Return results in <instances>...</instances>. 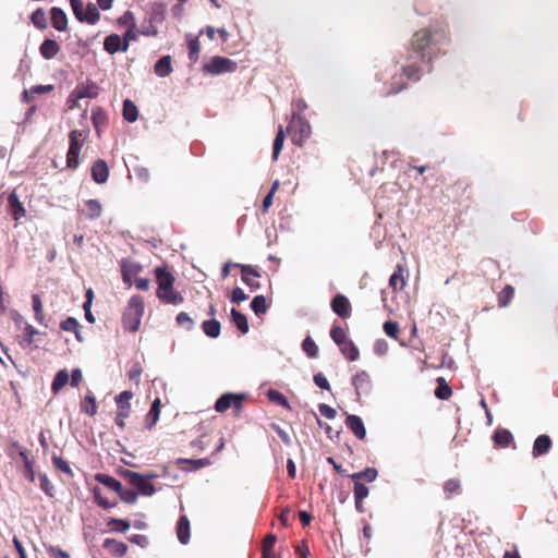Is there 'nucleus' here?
Here are the masks:
<instances>
[{
    "mask_svg": "<svg viewBox=\"0 0 558 558\" xmlns=\"http://www.w3.org/2000/svg\"><path fill=\"white\" fill-rule=\"evenodd\" d=\"M449 31L447 25L439 26V23L416 31L410 41V51L420 56L422 61L428 62L436 56L435 49L439 50L440 45L448 44Z\"/></svg>",
    "mask_w": 558,
    "mask_h": 558,
    "instance_id": "nucleus-1",
    "label": "nucleus"
},
{
    "mask_svg": "<svg viewBox=\"0 0 558 558\" xmlns=\"http://www.w3.org/2000/svg\"><path fill=\"white\" fill-rule=\"evenodd\" d=\"M156 296L163 304L180 305L184 302L181 292L174 289L175 277L167 265L155 268Z\"/></svg>",
    "mask_w": 558,
    "mask_h": 558,
    "instance_id": "nucleus-2",
    "label": "nucleus"
},
{
    "mask_svg": "<svg viewBox=\"0 0 558 558\" xmlns=\"http://www.w3.org/2000/svg\"><path fill=\"white\" fill-rule=\"evenodd\" d=\"M145 303L143 296L136 294L131 296L122 315V325L126 331L135 332L141 326L144 315Z\"/></svg>",
    "mask_w": 558,
    "mask_h": 558,
    "instance_id": "nucleus-3",
    "label": "nucleus"
},
{
    "mask_svg": "<svg viewBox=\"0 0 558 558\" xmlns=\"http://www.w3.org/2000/svg\"><path fill=\"white\" fill-rule=\"evenodd\" d=\"M87 138V132L83 130H73L69 134V150L66 154V167L76 169L80 165V153Z\"/></svg>",
    "mask_w": 558,
    "mask_h": 558,
    "instance_id": "nucleus-4",
    "label": "nucleus"
},
{
    "mask_svg": "<svg viewBox=\"0 0 558 558\" xmlns=\"http://www.w3.org/2000/svg\"><path fill=\"white\" fill-rule=\"evenodd\" d=\"M287 132L294 145L303 146L305 141L308 140L312 134V128L306 119L298 114L292 117L287 128Z\"/></svg>",
    "mask_w": 558,
    "mask_h": 558,
    "instance_id": "nucleus-5",
    "label": "nucleus"
},
{
    "mask_svg": "<svg viewBox=\"0 0 558 558\" xmlns=\"http://www.w3.org/2000/svg\"><path fill=\"white\" fill-rule=\"evenodd\" d=\"M73 13L81 23L95 25L100 20V13L96 4L89 2L86 8L82 0H70Z\"/></svg>",
    "mask_w": 558,
    "mask_h": 558,
    "instance_id": "nucleus-6",
    "label": "nucleus"
},
{
    "mask_svg": "<svg viewBox=\"0 0 558 558\" xmlns=\"http://www.w3.org/2000/svg\"><path fill=\"white\" fill-rule=\"evenodd\" d=\"M236 62L229 58L219 56L213 57L208 62L203 64V72L210 75L232 73L236 71Z\"/></svg>",
    "mask_w": 558,
    "mask_h": 558,
    "instance_id": "nucleus-7",
    "label": "nucleus"
},
{
    "mask_svg": "<svg viewBox=\"0 0 558 558\" xmlns=\"http://www.w3.org/2000/svg\"><path fill=\"white\" fill-rule=\"evenodd\" d=\"M133 398V392L130 390H124L116 397L117 403V416L116 424L120 428L125 427V420L130 416L131 413V399Z\"/></svg>",
    "mask_w": 558,
    "mask_h": 558,
    "instance_id": "nucleus-8",
    "label": "nucleus"
},
{
    "mask_svg": "<svg viewBox=\"0 0 558 558\" xmlns=\"http://www.w3.org/2000/svg\"><path fill=\"white\" fill-rule=\"evenodd\" d=\"M244 399L245 395L243 393H225L216 401L215 410L222 413L229 409H233L236 413H239L243 408Z\"/></svg>",
    "mask_w": 558,
    "mask_h": 558,
    "instance_id": "nucleus-9",
    "label": "nucleus"
},
{
    "mask_svg": "<svg viewBox=\"0 0 558 558\" xmlns=\"http://www.w3.org/2000/svg\"><path fill=\"white\" fill-rule=\"evenodd\" d=\"M234 267L241 268V277L242 281L251 288V290H257L260 288V283L257 278L260 277V274L257 269L251 265H241L235 264Z\"/></svg>",
    "mask_w": 558,
    "mask_h": 558,
    "instance_id": "nucleus-10",
    "label": "nucleus"
},
{
    "mask_svg": "<svg viewBox=\"0 0 558 558\" xmlns=\"http://www.w3.org/2000/svg\"><path fill=\"white\" fill-rule=\"evenodd\" d=\"M331 310L341 318L351 316L352 307L349 299L343 294H336L330 303Z\"/></svg>",
    "mask_w": 558,
    "mask_h": 558,
    "instance_id": "nucleus-11",
    "label": "nucleus"
},
{
    "mask_svg": "<svg viewBox=\"0 0 558 558\" xmlns=\"http://www.w3.org/2000/svg\"><path fill=\"white\" fill-rule=\"evenodd\" d=\"M8 213L15 221H20L25 217L26 210L15 191H12L8 196Z\"/></svg>",
    "mask_w": 558,
    "mask_h": 558,
    "instance_id": "nucleus-12",
    "label": "nucleus"
},
{
    "mask_svg": "<svg viewBox=\"0 0 558 558\" xmlns=\"http://www.w3.org/2000/svg\"><path fill=\"white\" fill-rule=\"evenodd\" d=\"M129 484L133 486V488H154V485L149 484V480L156 477L155 474L148 473V474H138L132 471H128L125 474Z\"/></svg>",
    "mask_w": 558,
    "mask_h": 558,
    "instance_id": "nucleus-13",
    "label": "nucleus"
},
{
    "mask_svg": "<svg viewBox=\"0 0 558 558\" xmlns=\"http://www.w3.org/2000/svg\"><path fill=\"white\" fill-rule=\"evenodd\" d=\"M352 385L354 386L357 396L368 393L372 388L371 376L367 372L361 371L353 376Z\"/></svg>",
    "mask_w": 558,
    "mask_h": 558,
    "instance_id": "nucleus-14",
    "label": "nucleus"
},
{
    "mask_svg": "<svg viewBox=\"0 0 558 558\" xmlns=\"http://www.w3.org/2000/svg\"><path fill=\"white\" fill-rule=\"evenodd\" d=\"M345 426L355 435L356 438L363 440L366 436V429L362 418L357 415L350 414L345 417Z\"/></svg>",
    "mask_w": 558,
    "mask_h": 558,
    "instance_id": "nucleus-15",
    "label": "nucleus"
},
{
    "mask_svg": "<svg viewBox=\"0 0 558 558\" xmlns=\"http://www.w3.org/2000/svg\"><path fill=\"white\" fill-rule=\"evenodd\" d=\"M92 178L98 184H104L109 178V168L105 160L98 159L92 166Z\"/></svg>",
    "mask_w": 558,
    "mask_h": 558,
    "instance_id": "nucleus-16",
    "label": "nucleus"
},
{
    "mask_svg": "<svg viewBox=\"0 0 558 558\" xmlns=\"http://www.w3.org/2000/svg\"><path fill=\"white\" fill-rule=\"evenodd\" d=\"M50 17L51 24L57 31L64 32L68 29V16L61 8L53 7L50 10Z\"/></svg>",
    "mask_w": 558,
    "mask_h": 558,
    "instance_id": "nucleus-17",
    "label": "nucleus"
},
{
    "mask_svg": "<svg viewBox=\"0 0 558 558\" xmlns=\"http://www.w3.org/2000/svg\"><path fill=\"white\" fill-rule=\"evenodd\" d=\"M61 50L60 45L54 39H45L40 47L39 52L44 59H53Z\"/></svg>",
    "mask_w": 558,
    "mask_h": 558,
    "instance_id": "nucleus-18",
    "label": "nucleus"
},
{
    "mask_svg": "<svg viewBox=\"0 0 558 558\" xmlns=\"http://www.w3.org/2000/svg\"><path fill=\"white\" fill-rule=\"evenodd\" d=\"M354 481V488H366L361 481L366 483L373 482L377 477V470L375 468H367L362 472L351 475Z\"/></svg>",
    "mask_w": 558,
    "mask_h": 558,
    "instance_id": "nucleus-19",
    "label": "nucleus"
},
{
    "mask_svg": "<svg viewBox=\"0 0 558 558\" xmlns=\"http://www.w3.org/2000/svg\"><path fill=\"white\" fill-rule=\"evenodd\" d=\"M404 266L402 264H398L396 270L389 278V286L393 291L402 290L407 283L404 277Z\"/></svg>",
    "mask_w": 558,
    "mask_h": 558,
    "instance_id": "nucleus-20",
    "label": "nucleus"
},
{
    "mask_svg": "<svg viewBox=\"0 0 558 558\" xmlns=\"http://www.w3.org/2000/svg\"><path fill=\"white\" fill-rule=\"evenodd\" d=\"M551 439L548 435H539L535 441H534V445H533V456L534 457H539V456H543L545 453H547L549 451V449L551 448Z\"/></svg>",
    "mask_w": 558,
    "mask_h": 558,
    "instance_id": "nucleus-21",
    "label": "nucleus"
},
{
    "mask_svg": "<svg viewBox=\"0 0 558 558\" xmlns=\"http://www.w3.org/2000/svg\"><path fill=\"white\" fill-rule=\"evenodd\" d=\"M114 492L118 493V495H117L118 501L121 500L125 504L132 505V504L136 502L138 493H141L142 495L150 496L156 490H114Z\"/></svg>",
    "mask_w": 558,
    "mask_h": 558,
    "instance_id": "nucleus-22",
    "label": "nucleus"
},
{
    "mask_svg": "<svg viewBox=\"0 0 558 558\" xmlns=\"http://www.w3.org/2000/svg\"><path fill=\"white\" fill-rule=\"evenodd\" d=\"M85 217L89 220H95L101 216L102 206L98 199H88L85 202Z\"/></svg>",
    "mask_w": 558,
    "mask_h": 558,
    "instance_id": "nucleus-23",
    "label": "nucleus"
},
{
    "mask_svg": "<svg viewBox=\"0 0 558 558\" xmlns=\"http://www.w3.org/2000/svg\"><path fill=\"white\" fill-rule=\"evenodd\" d=\"M154 72L159 77H166L172 72L171 57H161L154 65Z\"/></svg>",
    "mask_w": 558,
    "mask_h": 558,
    "instance_id": "nucleus-24",
    "label": "nucleus"
},
{
    "mask_svg": "<svg viewBox=\"0 0 558 558\" xmlns=\"http://www.w3.org/2000/svg\"><path fill=\"white\" fill-rule=\"evenodd\" d=\"M97 86L92 83L90 85H82L77 86V88L71 94V98L82 99V98H95L97 97Z\"/></svg>",
    "mask_w": 558,
    "mask_h": 558,
    "instance_id": "nucleus-25",
    "label": "nucleus"
},
{
    "mask_svg": "<svg viewBox=\"0 0 558 558\" xmlns=\"http://www.w3.org/2000/svg\"><path fill=\"white\" fill-rule=\"evenodd\" d=\"M177 535L182 544L190 541V521L185 515L180 517L177 525Z\"/></svg>",
    "mask_w": 558,
    "mask_h": 558,
    "instance_id": "nucleus-26",
    "label": "nucleus"
},
{
    "mask_svg": "<svg viewBox=\"0 0 558 558\" xmlns=\"http://www.w3.org/2000/svg\"><path fill=\"white\" fill-rule=\"evenodd\" d=\"M493 440L497 447H508L513 440L512 434L508 429H497L493 435Z\"/></svg>",
    "mask_w": 558,
    "mask_h": 558,
    "instance_id": "nucleus-27",
    "label": "nucleus"
},
{
    "mask_svg": "<svg viewBox=\"0 0 558 558\" xmlns=\"http://www.w3.org/2000/svg\"><path fill=\"white\" fill-rule=\"evenodd\" d=\"M160 404V399H155L149 412L146 415L145 425L148 429L153 428V426H155V424L159 420Z\"/></svg>",
    "mask_w": 558,
    "mask_h": 558,
    "instance_id": "nucleus-28",
    "label": "nucleus"
},
{
    "mask_svg": "<svg viewBox=\"0 0 558 558\" xmlns=\"http://www.w3.org/2000/svg\"><path fill=\"white\" fill-rule=\"evenodd\" d=\"M94 497L95 502L104 509H110L118 505L117 495H112V497H107L101 494V490H94Z\"/></svg>",
    "mask_w": 558,
    "mask_h": 558,
    "instance_id": "nucleus-29",
    "label": "nucleus"
},
{
    "mask_svg": "<svg viewBox=\"0 0 558 558\" xmlns=\"http://www.w3.org/2000/svg\"><path fill=\"white\" fill-rule=\"evenodd\" d=\"M339 349H340L341 353L344 355V357L351 362L356 361L360 357V351H359L357 347L350 339L347 342H344L343 344H341L339 347Z\"/></svg>",
    "mask_w": 558,
    "mask_h": 558,
    "instance_id": "nucleus-30",
    "label": "nucleus"
},
{
    "mask_svg": "<svg viewBox=\"0 0 558 558\" xmlns=\"http://www.w3.org/2000/svg\"><path fill=\"white\" fill-rule=\"evenodd\" d=\"M60 328L64 331L74 332L77 341L83 340L81 331H80L81 326L76 318L68 317L66 319H64L60 323Z\"/></svg>",
    "mask_w": 558,
    "mask_h": 558,
    "instance_id": "nucleus-31",
    "label": "nucleus"
},
{
    "mask_svg": "<svg viewBox=\"0 0 558 558\" xmlns=\"http://www.w3.org/2000/svg\"><path fill=\"white\" fill-rule=\"evenodd\" d=\"M104 547L116 556H124L128 551V546L124 543L112 538H107Z\"/></svg>",
    "mask_w": 558,
    "mask_h": 558,
    "instance_id": "nucleus-32",
    "label": "nucleus"
},
{
    "mask_svg": "<svg viewBox=\"0 0 558 558\" xmlns=\"http://www.w3.org/2000/svg\"><path fill=\"white\" fill-rule=\"evenodd\" d=\"M142 267L138 264L134 263H122V278L126 283H131L132 278L136 277V275L141 271Z\"/></svg>",
    "mask_w": 558,
    "mask_h": 558,
    "instance_id": "nucleus-33",
    "label": "nucleus"
},
{
    "mask_svg": "<svg viewBox=\"0 0 558 558\" xmlns=\"http://www.w3.org/2000/svg\"><path fill=\"white\" fill-rule=\"evenodd\" d=\"M81 412L94 416L97 413V403L95 396L88 392L81 402Z\"/></svg>",
    "mask_w": 558,
    "mask_h": 558,
    "instance_id": "nucleus-34",
    "label": "nucleus"
},
{
    "mask_svg": "<svg viewBox=\"0 0 558 558\" xmlns=\"http://www.w3.org/2000/svg\"><path fill=\"white\" fill-rule=\"evenodd\" d=\"M435 396L440 400H448L452 396V389L444 377L437 378Z\"/></svg>",
    "mask_w": 558,
    "mask_h": 558,
    "instance_id": "nucleus-35",
    "label": "nucleus"
},
{
    "mask_svg": "<svg viewBox=\"0 0 558 558\" xmlns=\"http://www.w3.org/2000/svg\"><path fill=\"white\" fill-rule=\"evenodd\" d=\"M120 40L121 37L118 34L108 35L104 40V49L110 54L117 53L121 49Z\"/></svg>",
    "mask_w": 558,
    "mask_h": 558,
    "instance_id": "nucleus-36",
    "label": "nucleus"
},
{
    "mask_svg": "<svg viewBox=\"0 0 558 558\" xmlns=\"http://www.w3.org/2000/svg\"><path fill=\"white\" fill-rule=\"evenodd\" d=\"M202 329L209 338H217L220 335L221 325L217 319H208L203 322Z\"/></svg>",
    "mask_w": 558,
    "mask_h": 558,
    "instance_id": "nucleus-37",
    "label": "nucleus"
},
{
    "mask_svg": "<svg viewBox=\"0 0 558 558\" xmlns=\"http://www.w3.org/2000/svg\"><path fill=\"white\" fill-rule=\"evenodd\" d=\"M187 39V48H189V59L195 63L199 59L201 45L197 37H192L189 35Z\"/></svg>",
    "mask_w": 558,
    "mask_h": 558,
    "instance_id": "nucleus-38",
    "label": "nucleus"
},
{
    "mask_svg": "<svg viewBox=\"0 0 558 558\" xmlns=\"http://www.w3.org/2000/svg\"><path fill=\"white\" fill-rule=\"evenodd\" d=\"M122 114L128 122H135L137 120L138 110L132 100H124Z\"/></svg>",
    "mask_w": 558,
    "mask_h": 558,
    "instance_id": "nucleus-39",
    "label": "nucleus"
},
{
    "mask_svg": "<svg viewBox=\"0 0 558 558\" xmlns=\"http://www.w3.org/2000/svg\"><path fill=\"white\" fill-rule=\"evenodd\" d=\"M231 318L232 322L235 324L236 328L242 332L246 333L248 331V323L247 318L244 314L239 312L235 308L231 310Z\"/></svg>",
    "mask_w": 558,
    "mask_h": 558,
    "instance_id": "nucleus-40",
    "label": "nucleus"
},
{
    "mask_svg": "<svg viewBox=\"0 0 558 558\" xmlns=\"http://www.w3.org/2000/svg\"><path fill=\"white\" fill-rule=\"evenodd\" d=\"M69 374L66 369H61L57 373L53 378L51 389L54 393L60 391L69 383Z\"/></svg>",
    "mask_w": 558,
    "mask_h": 558,
    "instance_id": "nucleus-41",
    "label": "nucleus"
},
{
    "mask_svg": "<svg viewBox=\"0 0 558 558\" xmlns=\"http://www.w3.org/2000/svg\"><path fill=\"white\" fill-rule=\"evenodd\" d=\"M284 138H286V133L283 131V128H282V125H279L278 132H277L275 141H274L272 160L278 159L279 154L283 147Z\"/></svg>",
    "mask_w": 558,
    "mask_h": 558,
    "instance_id": "nucleus-42",
    "label": "nucleus"
},
{
    "mask_svg": "<svg viewBox=\"0 0 558 558\" xmlns=\"http://www.w3.org/2000/svg\"><path fill=\"white\" fill-rule=\"evenodd\" d=\"M514 296V288L510 284H507L499 293H498V305L500 307H505L510 304Z\"/></svg>",
    "mask_w": 558,
    "mask_h": 558,
    "instance_id": "nucleus-43",
    "label": "nucleus"
},
{
    "mask_svg": "<svg viewBox=\"0 0 558 558\" xmlns=\"http://www.w3.org/2000/svg\"><path fill=\"white\" fill-rule=\"evenodd\" d=\"M252 311L257 315H264L268 310V304L264 295H256L251 303Z\"/></svg>",
    "mask_w": 558,
    "mask_h": 558,
    "instance_id": "nucleus-44",
    "label": "nucleus"
},
{
    "mask_svg": "<svg viewBox=\"0 0 558 558\" xmlns=\"http://www.w3.org/2000/svg\"><path fill=\"white\" fill-rule=\"evenodd\" d=\"M330 337L338 347L349 340L347 331L341 326L336 324L331 327Z\"/></svg>",
    "mask_w": 558,
    "mask_h": 558,
    "instance_id": "nucleus-45",
    "label": "nucleus"
},
{
    "mask_svg": "<svg viewBox=\"0 0 558 558\" xmlns=\"http://www.w3.org/2000/svg\"><path fill=\"white\" fill-rule=\"evenodd\" d=\"M31 21L34 24L35 27L38 29H46L47 28V19L45 11L39 8L35 10L31 15Z\"/></svg>",
    "mask_w": 558,
    "mask_h": 558,
    "instance_id": "nucleus-46",
    "label": "nucleus"
},
{
    "mask_svg": "<svg viewBox=\"0 0 558 558\" xmlns=\"http://www.w3.org/2000/svg\"><path fill=\"white\" fill-rule=\"evenodd\" d=\"M107 526L113 532L125 533L130 529V522L124 519L111 518L107 522Z\"/></svg>",
    "mask_w": 558,
    "mask_h": 558,
    "instance_id": "nucleus-47",
    "label": "nucleus"
},
{
    "mask_svg": "<svg viewBox=\"0 0 558 558\" xmlns=\"http://www.w3.org/2000/svg\"><path fill=\"white\" fill-rule=\"evenodd\" d=\"M52 464L58 472L63 473V474L68 475L69 477L72 476V470L70 468V464L63 458H61L57 454H53L52 456Z\"/></svg>",
    "mask_w": 558,
    "mask_h": 558,
    "instance_id": "nucleus-48",
    "label": "nucleus"
},
{
    "mask_svg": "<svg viewBox=\"0 0 558 558\" xmlns=\"http://www.w3.org/2000/svg\"><path fill=\"white\" fill-rule=\"evenodd\" d=\"M33 310L35 312V319L39 324H44L45 315L43 311V303L38 294L32 295Z\"/></svg>",
    "mask_w": 558,
    "mask_h": 558,
    "instance_id": "nucleus-49",
    "label": "nucleus"
},
{
    "mask_svg": "<svg viewBox=\"0 0 558 558\" xmlns=\"http://www.w3.org/2000/svg\"><path fill=\"white\" fill-rule=\"evenodd\" d=\"M384 332L393 340L399 339L400 327L397 322L387 320L383 325Z\"/></svg>",
    "mask_w": 558,
    "mask_h": 558,
    "instance_id": "nucleus-50",
    "label": "nucleus"
},
{
    "mask_svg": "<svg viewBox=\"0 0 558 558\" xmlns=\"http://www.w3.org/2000/svg\"><path fill=\"white\" fill-rule=\"evenodd\" d=\"M267 397L271 402L280 404L286 409H291L287 398L278 390L269 389L267 392Z\"/></svg>",
    "mask_w": 558,
    "mask_h": 558,
    "instance_id": "nucleus-51",
    "label": "nucleus"
},
{
    "mask_svg": "<svg viewBox=\"0 0 558 558\" xmlns=\"http://www.w3.org/2000/svg\"><path fill=\"white\" fill-rule=\"evenodd\" d=\"M302 349L310 357H317L318 355V347L311 337L303 340Z\"/></svg>",
    "mask_w": 558,
    "mask_h": 558,
    "instance_id": "nucleus-52",
    "label": "nucleus"
},
{
    "mask_svg": "<svg viewBox=\"0 0 558 558\" xmlns=\"http://www.w3.org/2000/svg\"><path fill=\"white\" fill-rule=\"evenodd\" d=\"M92 122L96 130L107 122L106 113L101 108L96 107L92 110Z\"/></svg>",
    "mask_w": 558,
    "mask_h": 558,
    "instance_id": "nucleus-53",
    "label": "nucleus"
},
{
    "mask_svg": "<svg viewBox=\"0 0 558 558\" xmlns=\"http://www.w3.org/2000/svg\"><path fill=\"white\" fill-rule=\"evenodd\" d=\"M277 537L274 534H267L262 544V555H271L274 547L276 545Z\"/></svg>",
    "mask_w": 558,
    "mask_h": 558,
    "instance_id": "nucleus-54",
    "label": "nucleus"
},
{
    "mask_svg": "<svg viewBox=\"0 0 558 558\" xmlns=\"http://www.w3.org/2000/svg\"><path fill=\"white\" fill-rule=\"evenodd\" d=\"M175 320L179 326L185 328L189 331L194 328L193 319L185 312L179 313L175 317Z\"/></svg>",
    "mask_w": 558,
    "mask_h": 558,
    "instance_id": "nucleus-55",
    "label": "nucleus"
},
{
    "mask_svg": "<svg viewBox=\"0 0 558 558\" xmlns=\"http://www.w3.org/2000/svg\"><path fill=\"white\" fill-rule=\"evenodd\" d=\"M278 186H279V182L278 181L274 182L269 192L264 197V199H263V211L264 213L268 211L269 207L272 205L274 195H275Z\"/></svg>",
    "mask_w": 558,
    "mask_h": 558,
    "instance_id": "nucleus-56",
    "label": "nucleus"
},
{
    "mask_svg": "<svg viewBox=\"0 0 558 558\" xmlns=\"http://www.w3.org/2000/svg\"><path fill=\"white\" fill-rule=\"evenodd\" d=\"M96 478L108 488H122L121 483L111 476L98 474Z\"/></svg>",
    "mask_w": 558,
    "mask_h": 558,
    "instance_id": "nucleus-57",
    "label": "nucleus"
},
{
    "mask_svg": "<svg viewBox=\"0 0 558 558\" xmlns=\"http://www.w3.org/2000/svg\"><path fill=\"white\" fill-rule=\"evenodd\" d=\"M402 71H403V74L409 78V80H414V81H417L420 78V68L416 66L415 64H410V65H405L402 68Z\"/></svg>",
    "mask_w": 558,
    "mask_h": 558,
    "instance_id": "nucleus-58",
    "label": "nucleus"
},
{
    "mask_svg": "<svg viewBox=\"0 0 558 558\" xmlns=\"http://www.w3.org/2000/svg\"><path fill=\"white\" fill-rule=\"evenodd\" d=\"M24 332V342L27 345H31L34 342V337L39 333V331L28 323H25Z\"/></svg>",
    "mask_w": 558,
    "mask_h": 558,
    "instance_id": "nucleus-59",
    "label": "nucleus"
},
{
    "mask_svg": "<svg viewBox=\"0 0 558 558\" xmlns=\"http://www.w3.org/2000/svg\"><path fill=\"white\" fill-rule=\"evenodd\" d=\"M355 492V508L359 512H365L363 505L364 498L367 497L369 490H354Z\"/></svg>",
    "mask_w": 558,
    "mask_h": 558,
    "instance_id": "nucleus-60",
    "label": "nucleus"
},
{
    "mask_svg": "<svg viewBox=\"0 0 558 558\" xmlns=\"http://www.w3.org/2000/svg\"><path fill=\"white\" fill-rule=\"evenodd\" d=\"M318 410H319V413L325 416L326 418H329V420H332L336 417L337 415V412L333 408H331L330 405L328 404H325V403H320L318 405Z\"/></svg>",
    "mask_w": 558,
    "mask_h": 558,
    "instance_id": "nucleus-61",
    "label": "nucleus"
},
{
    "mask_svg": "<svg viewBox=\"0 0 558 558\" xmlns=\"http://www.w3.org/2000/svg\"><path fill=\"white\" fill-rule=\"evenodd\" d=\"M47 551H48L49 556L52 558H71L69 553H66L63 549L56 547V546H49L47 548Z\"/></svg>",
    "mask_w": 558,
    "mask_h": 558,
    "instance_id": "nucleus-62",
    "label": "nucleus"
},
{
    "mask_svg": "<svg viewBox=\"0 0 558 558\" xmlns=\"http://www.w3.org/2000/svg\"><path fill=\"white\" fill-rule=\"evenodd\" d=\"M142 375V367L138 364L133 365L128 372V376L131 380L135 381L136 385L140 384V378Z\"/></svg>",
    "mask_w": 558,
    "mask_h": 558,
    "instance_id": "nucleus-63",
    "label": "nucleus"
},
{
    "mask_svg": "<svg viewBox=\"0 0 558 558\" xmlns=\"http://www.w3.org/2000/svg\"><path fill=\"white\" fill-rule=\"evenodd\" d=\"M314 383L322 389L330 390V385L322 373L314 375Z\"/></svg>",
    "mask_w": 558,
    "mask_h": 558,
    "instance_id": "nucleus-64",
    "label": "nucleus"
}]
</instances>
